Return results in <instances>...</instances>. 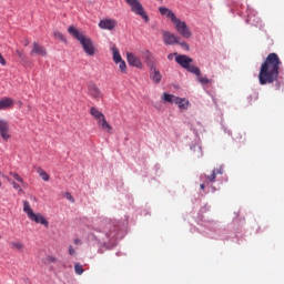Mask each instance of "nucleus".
Returning <instances> with one entry per match:
<instances>
[{
	"label": "nucleus",
	"mask_w": 284,
	"mask_h": 284,
	"mask_svg": "<svg viewBox=\"0 0 284 284\" xmlns=\"http://www.w3.org/2000/svg\"><path fill=\"white\" fill-rule=\"evenodd\" d=\"M163 41L165 45H174V43H179V41H181V38L170 31H165L163 33Z\"/></svg>",
	"instance_id": "nucleus-8"
},
{
	"label": "nucleus",
	"mask_w": 284,
	"mask_h": 284,
	"mask_svg": "<svg viewBox=\"0 0 284 284\" xmlns=\"http://www.w3.org/2000/svg\"><path fill=\"white\" fill-rule=\"evenodd\" d=\"M0 65L6 67L7 62H6V58H3V55L0 53Z\"/></svg>",
	"instance_id": "nucleus-35"
},
{
	"label": "nucleus",
	"mask_w": 284,
	"mask_h": 284,
	"mask_svg": "<svg viewBox=\"0 0 284 284\" xmlns=\"http://www.w3.org/2000/svg\"><path fill=\"white\" fill-rule=\"evenodd\" d=\"M14 105V100L10 98H4L0 100V110H6L7 108H12Z\"/></svg>",
	"instance_id": "nucleus-17"
},
{
	"label": "nucleus",
	"mask_w": 284,
	"mask_h": 284,
	"mask_svg": "<svg viewBox=\"0 0 284 284\" xmlns=\"http://www.w3.org/2000/svg\"><path fill=\"white\" fill-rule=\"evenodd\" d=\"M146 57H148V58L152 57V54L150 53V51H146Z\"/></svg>",
	"instance_id": "nucleus-39"
},
{
	"label": "nucleus",
	"mask_w": 284,
	"mask_h": 284,
	"mask_svg": "<svg viewBox=\"0 0 284 284\" xmlns=\"http://www.w3.org/2000/svg\"><path fill=\"white\" fill-rule=\"evenodd\" d=\"M45 265H52V263H59V258L54 257V255H48L44 260Z\"/></svg>",
	"instance_id": "nucleus-23"
},
{
	"label": "nucleus",
	"mask_w": 284,
	"mask_h": 284,
	"mask_svg": "<svg viewBox=\"0 0 284 284\" xmlns=\"http://www.w3.org/2000/svg\"><path fill=\"white\" fill-rule=\"evenodd\" d=\"M99 28H101V30H114L116 28V20L103 19L99 22Z\"/></svg>",
	"instance_id": "nucleus-9"
},
{
	"label": "nucleus",
	"mask_w": 284,
	"mask_h": 284,
	"mask_svg": "<svg viewBox=\"0 0 284 284\" xmlns=\"http://www.w3.org/2000/svg\"><path fill=\"white\" fill-rule=\"evenodd\" d=\"M175 61L176 63H179V65H181V68H184V70H186L187 72H191V74H200V69L191 64L194 62V59L185 54H182V55H178L175 58Z\"/></svg>",
	"instance_id": "nucleus-4"
},
{
	"label": "nucleus",
	"mask_w": 284,
	"mask_h": 284,
	"mask_svg": "<svg viewBox=\"0 0 284 284\" xmlns=\"http://www.w3.org/2000/svg\"><path fill=\"white\" fill-rule=\"evenodd\" d=\"M37 172L42 181H50V174H48V172H45V170H43L41 166H38Z\"/></svg>",
	"instance_id": "nucleus-21"
},
{
	"label": "nucleus",
	"mask_w": 284,
	"mask_h": 284,
	"mask_svg": "<svg viewBox=\"0 0 284 284\" xmlns=\"http://www.w3.org/2000/svg\"><path fill=\"white\" fill-rule=\"evenodd\" d=\"M195 77H197V81L199 83H201V85H212V83H214V80L207 78V75H201V71L200 74H195Z\"/></svg>",
	"instance_id": "nucleus-15"
},
{
	"label": "nucleus",
	"mask_w": 284,
	"mask_h": 284,
	"mask_svg": "<svg viewBox=\"0 0 284 284\" xmlns=\"http://www.w3.org/2000/svg\"><path fill=\"white\" fill-rule=\"evenodd\" d=\"M80 243H81V240H79V239H75V240H74V244H75V245H80Z\"/></svg>",
	"instance_id": "nucleus-37"
},
{
	"label": "nucleus",
	"mask_w": 284,
	"mask_h": 284,
	"mask_svg": "<svg viewBox=\"0 0 284 284\" xmlns=\"http://www.w3.org/2000/svg\"><path fill=\"white\" fill-rule=\"evenodd\" d=\"M90 114H91V116H93V119H95V121H98V123L101 120L105 119V115L103 114V112L99 111V109H97L94 106H92L90 109Z\"/></svg>",
	"instance_id": "nucleus-14"
},
{
	"label": "nucleus",
	"mask_w": 284,
	"mask_h": 284,
	"mask_svg": "<svg viewBox=\"0 0 284 284\" xmlns=\"http://www.w3.org/2000/svg\"><path fill=\"white\" fill-rule=\"evenodd\" d=\"M23 212L28 215L30 221H33V223H40V225H44V227L50 225V222H48L41 213H34V211H32V206H30V202L28 201H23Z\"/></svg>",
	"instance_id": "nucleus-3"
},
{
	"label": "nucleus",
	"mask_w": 284,
	"mask_h": 284,
	"mask_svg": "<svg viewBox=\"0 0 284 284\" xmlns=\"http://www.w3.org/2000/svg\"><path fill=\"white\" fill-rule=\"evenodd\" d=\"M68 32L71 34V37L79 41L88 57H94V54H97V48L94 47V42L92 39H90V37L83 34V32L79 31V29H77L74 26L69 27Z\"/></svg>",
	"instance_id": "nucleus-2"
},
{
	"label": "nucleus",
	"mask_w": 284,
	"mask_h": 284,
	"mask_svg": "<svg viewBox=\"0 0 284 284\" xmlns=\"http://www.w3.org/2000/svg\"><path fill=\"white\" fill-rule=\"evenodd\" d=\"M74 272H75V274H78V276H81V274H83V272H85V270H83V265H81V263H75Z\"/></svg>",
	"instance_id": "nucleus-25"
},
{
	"label": "nucleus",
	"mask_w": 284,
	"mask_h": 284,
	"mask_svg": "<svg viewBox=\"0 0 284 284\" xmlns=\"http://www.w3.org/2000/svg\"><path fill=\"white\" fill-rule=\"evenodd\" d=\"M126 60L129 65H132L133 68H142L143 63L141 62V58L136 57L134 53H126Z\"/></svg>",
	"instance_id": "nucleus-10"
},
{
	"label": "nucleus",
	"mask_w": 284,
	"mask_h": 284,
	"mask_svg": "<svg viewBox=\"0 0 284 284\" xmlns=\"http://www.w3.org/2000/svg\"><path fill=\"white\" fill-rule=\"evenodd\" d=\"M205 183H207V185H210V183H214V181H216V170L212 171V174L209 176H205Z\"/></svg>",
	"instance_id": "nucleus-24"
},
{
	"label": "nucleus",
	"mask_w": 284,
	"mask_h": 284,
	"mask_svg": "<svg viewBox=\"0 0 284 284\" xmlns=\"http://www.w3.org/2000/svg\"><path fill=\"white\" fill-rule=\"evenodd\" d=\"M12 186L14 190H18V192H22L21 185L17 184V182H12Z\"/></svg>",
	"instance_id": "nucleus-33"
},
{
	"label": "nucleus",
	"mask_w": 284,
	"mask_h": 284,
	"mask_svg": "<svg viewBox=\"0 0 284 284\" xmlns=\"http://www.w3.org/2000/svg\"><path fill=\"white\" fill-rule=\"evenodd\" d=\"M254 99H255V101H256V99H258V95H254Z\"/></svg>",
	"instance_id": "nucleus-41"
},
{
	"label": "nucleus",
	"mask_w": 284,
	"mask_h": 284,
	"mask_svg": "<svg viewBox=\"0 0 284 284\" xmlns=\"http://www.w3.org/2000/svg\"><path fill=\"white\" fill-rule=\"evenodd\" d=\"M69 254H70V256H74V254H77V251L74 250V247L72 245L69 246Z\"/></svg>",
	"instance_id": "nucleus-34"
},
{
	"label": "nucleus",
	"mask_w": 284,
	"mask_h": 284,
	"mask_svg": "<svg viewBox=\"0 0 284 284\" xmlns=\"http://www.w3.org/2000/svg\"><path fill=\"white\" fill-rule=\"evenodd\" d=\"M173 23L175 26L176 32L181 34L183 39H190L192 37V31L190 30L185 21H182L181 19L176 18L173 21Z\"/></svg>",
	"instance_id": "nucleus-6"
},
{
	"label": "nucleus",
	"mask_w": 284,
	"mask_h": 284,
	"mask_svg": "<svg viewBox=\"0 0 284 284\" xmlns=\"http://www.w3.org/2000/svg\"><path fill=\"white\" fill-rule=\"evenodd\" d=\"M111 52L113 54L114 63H119V61H123V58H121V53L119 52V49L116 47H112Z\"/></svg>",
	"instance_id": "nucleus-20"
},
{
	"label": "nucleus",
	"mask_w": 284,
	"mask_h": 284,
	"mask_svg": "<svg viewBox=\"0 0 284 284\" xmlns=\"http://www.w3.org/2000/svg\"><path fill=\"white\" fill-rule=\"evenodd\" d=\"M151 79L154 83H161V79H163V75H161V72L156 70V68L151 69Z\"/></svg>",
	"instance_id": "nucleus-18"
},
{
	"label": "nucleus",
	"mask_w": 284,
	"mask_h": 284,
	"mask_svg": "<svg viewBox=\"0 0 284 284\" xmlns=\"http://www.w3.org/2000/svg\"><path fill=\"white\" fill-rule=\"evenodd\" d=\"M281 65H283V62H281V58H278V54L270 53L260 69V85H267V83H274V81L278 79V70H281Z\"/></svg>",
	"instance_id": "nucleus-1"
},
{
	"label": "nucleus",
	"mask_w": 284,
	"mask_h": 284,
	"mask_svg": "<svg viewBox=\"0 0 284 284\" xmlns=\"http://www.w3.org/2000/svg\"><path fill=\"white\" fill-rule=\"evenodd\" d=\"M98 123L104 132H108V134H112V125H110V123H108V120H105V118L100 120Z\"/></svg>",
	"instance_id": "nucleus-19"
},
{
	"label": "nucleus",
	"mask_w": 284,
	"mask_h": 284,
	"mask_svg": "<svg viewBox=\"0 0 284 284\" xmlns=\"http://www.w3.org/2000/svg\"><path fill=\"white\" fill-rule=\"evenodd\" d=\"M31 54H40V57H48V51H45V48L39 44V42H33Z\"/></svg>",
	"instance_id": "nucleus-12"
},
{
	"label": "nucleus",
	"mask_w": 284,
	"mask_h": 284,
	"mask_svg": "<svg viewBox=\"0 0 284 284\" xmlns=\"http://www.w3.org/2000/svg\"><path fill=\"white\" fill-rule=\"evenodd\" d=\"M159 12H160V14H162L163 17H166L168 19H170V20L172 21V23H173L174 21H176V14H175L172 10H170V9H168V8H165V7H160V8H159Z\"/></svg>",
	"instance_id": "nucleus-11"
},
{
	"label": "nucleus",
	"mask_w": 284,
	"mask_h": 284,
	"mask_svg": "<svg viewBox=\"0 0 284 284\" xmlns=\"http://www.w3.org/2000/svg\"><path fill=\"white\" fill-rule=\"evenodd\" d=\"M11 247H12V250H18L19 252H21V250H23V243H21V242H11Z\"/></svg>",
	"instance_id": "nucleus-28"
},
{
	"label": "nucleus",
	"mask_w": 284,
	"mask_h": 284,
	"mask_svg": "<svg viewBox=\"0 0 284 284\" xmlns=\"http://www.w3.org/2000/svg\"><path fill=\"white\" fill-rule=\"evenodd\" d=\"M216 174H223V168L215 169V176Z\"/></svg>",
	"instance_id": "nucleus-36"
},
{
	"label": "nucleus",
	"mask_w": 284,
	"mask_h": 284,
	"mask_svg": "<svg viewBox=\"0 0 284 284\" xmlns=\"http://www.w3.org/2000/svg\"><path fill=\"white\" fill-rule=\"evenodd\" d=\"M16 54H17V57H18L19 59H26V55L23 54V51H21V50H17V51H16Z\"/></svg>",
	"instance_id": "nucleus-31"
},
{
	"label": "nucleus",
	"mask_w": 284,
	"mask_h": 284,
	"mask_svg": "<svg viewBox=\"0 0 284 284\" xmlns=\"http://www.w3.org/2000/svg\"><path fill=\"white\" fill-rule=\"evenodd\" d=\"M10 176H12L19 183H23V179L20 176L19 173L10 172Z\"/></svg>",
	"instance_id": "nucleus-29"
},
{
	"label": "nucleus",
	"mask_w": 284,
	"mask_h": 284,
	"mask_svg": "<svg viewBox=\"0 0 284 284\" xmlns=\"http://www.w3.org/2000/svg\"><path fill=\"white\" fill-rule=\"evenodd\" d=\"M179 45H181V48H184L185 50H190V45L185 42H181V40H179Z\"/></svg>",
	"instance_id": "nucleus-32"
},
{
	"label": "nucleus",
	"mask_w": 284,
	"mask_h": 284,
	"mask_svg": "<svg viewBox=\"0 0 284 284\" xmlns=\"http://www.w3.org/2000/svg\"><path fill=\"white\" fill-rule=\"evenodd\" d=\"M175 105L180 108V110H187V106L190 105V101L185 100L184 98H175Z\"/></svg>",
	"instance_id": "nucleus-16"
},
{
	"label": "nucleus",
	"mask_w": 284,
	"mask_h": 284,
	"mask_svg": "<svg viewBox=\"0 0 284 284\" xmlns=\"http://www.w3.org/2000/svg\"><path fill=\"white\" fill-rule=\"evenodd\" d=\"M24 45H30V41H29V40H26Z\"/></svg>",
	"instance_id": "nucleus-40"
},
{
	"label": "nucleus",
	"mask_w": 284,
	"mask_h": 284,
	"mask_svg": "<svg viewBox=\"0 0 284 284\" xmlns=\"http://www.w3.org/2000/svg\"><path fill=\"white\" fill-rule=\"evenodd\" d=\"M163 101H164V103H175L176 95L164 92L163 93Z\"/></svg>",
	"instance_id": "nucleus-22"
},
{
	"label": "nucleus",
	"mask_w": 284,
	"mask_h": 284,
	"mask_svg": "<svg viewBox=\"0 0 284 284\" xmlns=\"http://www.w3.org/2000/svg\"><path fill=\"white\" fill-rule=\"evenodd\" d=\"M65 200L70 201V203H74V196L70 192L64 193Z\"/></svg>",
	"instance_id": "nucleus-30"
},
{
	"label": "nucleus",
	"mask_w": 284,
	"mask_h": 284,
	"mask_svg": "<svg viewBox=\"0 0 284 284\" xmlns=\"http://www.w3.org/2000/svg\"><path fill=\"white\" fill-rule=\"evenodd\" d=\"M118 63H119V69L122 72V74H125L128 72V64L125 63V61L121 60Z\"/></svg>",
	"instance_id": "nucleus-26"
},
{
	"label": "nucleus",
	"mask_w": 284,
	"mask_h": 284,
	"mask_svg": "<svg viewBox=\"0 0 284 284\" xmlns=\"http://www.w3.org/2000/svg\"><path fill=\"white\" fill-rule=\"evenodd\" d=\"M53 37L55 38V39H59V41H62V43H67V39H65V36H63V33H61V32H59V31H55L54 33H53Z\"/></svg>",
	"instance_id": "nucleus-27"
},
{
	"label": "nucleus",
	"mask_w": 284,
	"mask_h": 284,
	"mask_svg": "<svg viewBox=\"0 0 284 284\" xmlns=\"http://www.w3.org/2000/svg\"><path fill=\"white\" fill-rule=\"evenodd\" d=\"M88 90L92 99H95V100L101 99V90L99 89V87H97V84L94 83L89 84Z\"/></svg>",
	"instance_id": "nucleus-13"
},
{
	"label": "nucleus",
	"mask_w": 284,
	"mask_h": 284,
	"mask_svg": "<svg viewBox=\"0 0 284 284\" xmlns=\"http://www.w3.org/2000/svg\"><path fill=\"white\" fill-rule=\"evenodd\" d=\"M0 136L4 142H8L10 139H12V135L10 134V123L3 119H0Z\"/></svg>",
	"instance_id": "nucleus-7"
},
{
	"label": "nucleus",
	"mask_w": 284,
	"mask_h": 284,
	"mask_svg": "<svg viewBox=\"0 0 284 284\" xmlns=\"http://www.w3.org/2000/svg\"><path fill=\"white\" fill-rule=\"evenodd\" d=\"M201 190H205V183L200 185Z\"/></svg>",
	"instance_id": "nucleus-38"
},
{
	"label": "nucleus",
	"mask_w": 284,
	"mask_h": 284,
	"mask_svg": "<svg viewBox=\"0 0 284 284\" xmlns=\"http://www.w3.org/2000/svg\"><path fill=\"white\" fill-rule=\"evenodd\" d=\"M0 187H1V182H0Z\"/></svg>",
	"instance_id": "nucleus-42"
},
{
	"label": "nucleus",
	"mask_w": 284,
	"mask_h": 284,
	"mask_svg": "<svg viewBox=\"0 0 284 284\" xmlns=\"http://www.w3.org/2000/svg\"><path fill=\"white\" fill-rule=\"evenodd\" d=\"M126 6L131 8V12L134 14H138V17H141L145 23L150 21V17L148 16V12H145V9L143 8V4H141V1L139 0H124Z\"/></svg>",
	"instance_id": "nucleus-5"
}]
</instances>
